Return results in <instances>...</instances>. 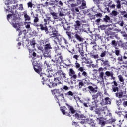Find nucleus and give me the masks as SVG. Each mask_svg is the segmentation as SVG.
Returning <instances> with one entry per match:
<instances>
[{
  "instance_id": "obj_29",
  "label": "nucleus",
  "mask_w": 127,
  "mask_h": 127,
  "mask_svg": "<svg viewBox=\"0 0 127 127\" xmlns=\"http://www.w3.org/2000/svg\"><path fill=\"white\" fill-rule=\"evenodd\" d=\"M119 14V12L116 10H113L112 12L110 13V15L112 16V17H117V15Z\"/></svg>"
},
{
  "instance_id": "obj_41",
  "label": "nucleus",
  "mask_w": 127,
  "mask_h": 127,
  "mask_svg": "<svg viewBox=\"0 0 127 127\" xmlns=\"http://www.w3.org/2000/svg\"><path fill=\"white\" fill-rule=\"evenodd\" d=\"M112 91L114 93H116V92H119V87L118 86H112Z\"/></svg>"
},
{
  "instance_id": "obj_45",
  "label": "nucleus",
  "mask_w": 127,
  "mask_h": 127,
  "mask_svg": "<svg viewBox=\"0 0 127 127\" xmlns=\"http://www.w3.org/2000/svg\"><path fill=\"white\" fill-rule=\"evenodd\" d=\"M120 13L121 15H123V17L125 18H127V13L126 12V11H121Z\"/></svg>"
},
{
  "instance_id": "obj_36",
  "label": "nucleus",
  "mask_w": 127,
  "mask_h": 127,
  "mask_svg": "<svg viewBox=\"0 0 127 127\" xmlns=\"http://www.w3.org/2000/svg\"><path fill=\"white\" fill-rule=\"evenodd\" d=\"M86 5V1H85L84 0H82V4L80 6V8H81V9H85V8L87 7Z\"/></svg>"
},
{
  "instance_id": "obj_10",
  "label": "nucleus",
  "mask_w": 127,
  "mask_h": 127,
  "mask_svg": "<svg viewBox=\"0 0 127 127\" xmlns=\"http://www.w3.org/2000/svg\"><path fill=\"white\" fill-rule=\"evenodd\" d=\"M78 70L79 72L77 74L78 78H82V77L87 78L88 77V73L85 71V67H81Z\"/></svg>"
},
{
  "instance_id": "obj_58",
  "label": "nucleus",
  "mask_w": 127,
  "mask_h": 127,
  "mask_svg": "<svg viewBox=\"0 0 127 127\" xmlns=\"http://www.w3.org/2000/svg\"><path fill=\"white\" fill-rule=\"evenodd\" d=\"M113 31H115V33H118V32H122V31L121 30H119V29L115 28L113 30Z\"/></svg>"
},
{
  "instance_id": "obj_26",
  "label": "nucleus",
  "mask_w": 127,
  "mask_h": 127,
  "mask_svg": "<svg viewBox=\"0 0 127 127\" xmlns=\"http://www.w3.org/2000/svg\"><path fill=\"white\" fill-rule=\"evenodd\" d=\"M57 73L60 75V76H61L62 77V78H64V79H66V78H67L66 77V73L63 72V71H62V70H59L57 72Z\"/></svg>"
},
{
  "instance_id": "obj_11",
  "label": "nucleus",
  "mask_w": 127,
  "mask_h": 127,
  "mask_svg": "<svg viewBox=\"0 0 127 127\" xmlns=\"http://www.w3.org/2000/svg\"><path fill=\"white\" fill-rule=\"evenodd\" d=\"M102 63L101 65L102 67H104L105 70H108V68H110L111 65H110V61L108 60L101 59Z\"/></svg>"
},
{
  "instance_id": "obj_20",
  "label": "nucleus",
  "mask_w": 127,
  "mask_h": 127,
  "mask_svg": "<svg viewBox=\"0 0 127 127\" xmlns=\"http://www.w3.org/2000/svg\"><path fill=\"white\" fill-rule=\"evenodd\" d=\"M124 94H126V91H120L119 92H117L115 93V96L118 99H122V98H124L127 96V95H124Z\"/></svg>"
},
{
  "instance_id": "obj_23",
  "label": "nucleus",
  "mask_w": 127,
  "mask_h": 127,
  "mask_svg": "<svg viewBox=\"0 0 127 127\" xmlns=\"http://www.w3.org/2000/svg\"><path fill=\"white\" fill-rule=\"evenodd\" d=\"M73 117H75V119H77V120H82L83 118H84V115L83 114H79L78 113H76L74 115H73Z\"/></svg>"
},
{
  "instance_id": "obj_12",
  "label": "nucleus",
  "mask_w": 127,
  "mask_h": 127,
  "mask_svg": "<svg viewBox=\"0 0 127 127\" xmlns=\"http://www.w3.org/2000/svg\"><path fill=\"white\" fill-rule=\"evenodd\" d=\"M11 25H12L13 27L14 28H17L16 30L17 31H19V34L18 36H20L22 34V31H21L19 28H20V26H21V25H20V23H11Z\"/></svg>"
},
{
  "instance_id": "obj_4",
  "label": "nucleus",
  "mask_w": 127,
  "mask_h": 127,
  "mask_svg": "<svg viewBox=\"0 0 127 127\" xmlns=\"http://www.w3.org/2000/svg\"><path fill=\"white\" fill-rule=\"evenodd\" d=\"M54 82H50V79H46L45 77H42V83L43 85L46 84L50 88H53V87L57 86V83L56 82H59V80L58 78H54Z\"/></svg>"
},
{
  "instance_id": "obj_24",
  "label": "nucleus",
  "mask_w": 127,
  "mask_h": 127,
  "mask_svg": "<svg viewBox=\"0 0 127 127\" xmlns=\"http://www.w3.org/2000/svg\"><path fill=\"white\" fill-rule=\"evenodd\" d=\"M111 45L115 49H119V48H118V41H116V40H112L111 43Z\"/></svg>"
},
{
  "instance_id": "obj_14",
  "label": "nucleus",
  "mask_w": 127,
  "mask_h": 127,
  "mask_svg": "<svg viewBox=\"0 0 127 127\" xmlns=\"http://www.w3.org/2000/svg\"><path fill=\"white\" fill-rule=\"evenodd\" d=\"M68 74L71 80H76V79H77V76L76 74V72L74 71V69H73V68L69 69Z\"/></svg>"
},
{
  "instance_id": "obj_3",
  "label": "nucleus",
  "mask_w": 127,
  "mask_h": 127,
  "mask_svg": "<svg viewBox=\"0 0 127 127\" xmlns=\"http://www.w3.org/2000/svg\"><path fill=\"white\" fill-rule=\"evenodd\" d=\"M115 54L117 56H119L117 58L118 62H120V65L122 64H124V65H127V60H125V59H127V57L124 56L123 57L121 54V50L115 49L114 51Z\"/></svg>"
},
{
  "instance_id": "obj_21",
  "label": "nucleus",
  "mask_w": 127,
  "mask_h": 127,
  "mask_svg": "<svg viewBox=\"0 0 127 127\" xmlns=\"http://www.w3.org/2000/svg\"><path fill=\"white\" fill-rule=\"evenodd\" d=\"M74 26L75 30H80L81 29V22L79 20L76 21Z\"/></svg>"
},
{
  "instance_id": "obj_46",
  "label": "nucleus",
  "mask_w": 127,
  "mask_h": 127,
  "mask_svg": "<svg viewBox=\"0 0 127 127\" xmlns=\"http://www.w3.org/2000/svg\"><path fill=\"white\" fill-rule=\"evenodd\" d=\"M24 18H25V21H29L31 20L30 17L27 15V14H24Z\"/></svg>"
},
{
  "instance_id": "obj_16",
  "label": "nucleus",
  "mask_w": 127,
  "mask_h": 127,
  "mask_svg": "<svg viewBox=\"0 0 127 127\" xmlns=\"http://www.w3.org/2000/svg\"><path fill=\"white\" fill-rule=\"evenodd\" d=\"M78 48V50L82 56V57H84L85 56V53L84 52V47L83 46V44H78L76 45Z\"/></svg>"
},
{
  "instance_id": "obj_31",
  "label": "nucleus",
  "mask_w": 127,
  "mask_h": 127,
  "mask_svg": "<svg viewBox=\"0 0 127 127\" xmlns=\"http://www.w3.org/2000/svg\"><path fill=\"white\" fill-rule=\"evenodd\" d=\"M54 50L55 53H57V54H58L59 53H61V52H60V48H59V46H58V45H56L54 47Z\"/></svg>"
},
{
  "instance_id": "obj_48",
  "label": "nucleus",
  "mask_w": 127,
  "mask_h": 127,
  "mask_svg": "<svg viewBox=\"0 0 127 127\" xmlns=\"http://www.w3.org/2000/svg\"><path fill=\"white\" fill-rule=\"evenodd\" d=\"M90 56L92 58H94V59H97V58H99V55H98V54L94 55V54L91 53Z\"/></svg>"
},
{
  "instance_id": "obj_38",
  "label": "nucleus",
  "mask_w": 127,
  "mask_h": 127,
  "mask_svg": "<svg viewBox=\"0 0 127 127\" xmlns=\"http://www.w3.org/2000/svg\"><path fill=\"white\" fill-rule=\"evenodd\" d=\"M105 33L108 36H109V35H115L116 34L115 32H111L110 31H108V30H107V29L105 31Z\"/></svg>"
},
{
  "instance_id": "obj_37",
  "label": "nucleus",
  "mask_w": 127,
  "mask_h": 127,
  "mask_svg": "<svg viewBox=\"0 0 127 127\" xmlns=\"http://www.w3.org/2000/svg\"><path fill=\"white\" fill-rule=\"evenodd\" d=\"M50 14H51V15H52L54 19H58V16H57V13L51 12H50Z\"/></svg>"
},
{
  "instance_id": "obj_9",
  "label": "nucleus",
  "mask_w": 127,
  "mask_h": 127,
  "mask_svg": "<svg viewBox=\"0 0 127 127\" xmlns=\"http://www.w3.org/2000/svg\"><path fill=\"white\" fill-rule=\"evenodd\" d=\"M18 12H17L16 10H15V12H12V14H8L7 17L8 19H9V18H10L11 16H13L12 23V22H13L14 23H16L15 21L17 20L18 18Z\"/></svg>"
},
{
  "instance_id": "obj_18",
  "label": "nucleus",
  "mask_w": 127,
  "mask_h": 127,
  "mask_svg": "<svg viewBox=\"0 0 127 127\" xmlns=\"http://www.w3.org/2000/svg\"><path fill=\"white\" fill-rule=\"evenodd\" d=\"M88 89L90 93H92V95H95V93L98 92V86H95L94 87L92 86H89Z\"/></svg>"
},
{
  "instance_id": "obj_27",
  "label": "nucleus",
  "mask_w": 127,
  "mask_h": 127,
  "mask_svg": "<svg viewBox=\"0 0 127 127\" xmlns=\"http://www.w3.org/2000/svg\"><path fill=\"white\" fill-rule=\"evenodd\" d=\"M103 103L105 102L106 105H111V99L109 97H106L103 99V101H102Z\"/></svg>"
},
{
  "instance_id": "obj_17",
  "label": "nucleus",
  "mask_w": 127,
  "mask_h": 127,
  "mask_svg": "<svg viewBox=\"0 0 127 127\" xmlns=\"http://www.w3.org/2000/svg\"><path fill=\"white\" fill-rule=\"evenodd\" d=\"M26 42L28 43V44H26V46L28 47L31 45V46L33 47V48L35 47V44H36V43H35V40L34 38H33L32 40H29V38H27L26 39ZM29 43L30 45L29 44Z\"/></svg>"
},
{
  "instance_id": "obj_52",
  "label": "nucleus",
  "mask_w": 127,
  "mask_h": 127,
  "mask_svg": "<svg viewBox=\"0 0 127 127\" xmlns=\"http://www.w3.org/2000/svg\"><path fill=\"white\" fill-rule=\"evenodd\" d=\"M61 90H65V91H68L69 87L66 85H64L63 88H61Z\"/></svg>"
},
{
  "instance_id": "obj_39",
  "label": "nucleus",
  "mask_w": 127,
  "mask_h": 127,
  "mask_svg": "<svg viewBox=\"0 0 127 127\" xmlns=\"http://www.w3.org/2000/svg\"><path fill=\"white\" fill-rule=\"evenodd\" d=\"M41 43L44 44L45 45H46V44H50V43H49V41H48V39H47L42 40Z\"/></svg>"
},
{
  "instance_id": "obj_1",
  "label": "nucleus",
  "mask_w": 127,
  "mask_h": 127,
  "mask_svg": "<svg viewBox=\"0 0 127 127\" xmlns=\"http://www.w3.org/2000/svg\"><path fill=\"white\" fill-rule=\"evenodd\" d=\"M44 21L45 22L44 24H40V29L41 31H45L46 34H49L50 38L57 37L58 36V30L55 27L51 25L49 26V29L47 26V22H50L51 21V18L48 16V15H46L45 18H44Z\"/></svg>"
},
{
  "instance_id": "obj_62",
  "label": "nucleus",
  "mask_w": 127,
  "mask_h": 127,
  "mask_svg": "<svg viewBox=\"0 0 127 127\" xmlns=\"http://www.w3.org/2000/svg\"><path fill=\"white\" fill-rule=\"evenodd\" d=\"M90 44H95V45H94L93 46V48H95V47H96V46H97V43H96V42L94 41V42H91L90 43Z\"/></svg>"
},
{
  "instance_id": "obj_42",
  "label": "nucleus",
  "mask_w": 127,
  "mask_h": 127,
  "mask_svg": "<svg viewBox=\"0 0 127 127\" xmlns=\"http://www.w3.org/2000/svg\"><path fill=\"white\" fill-rule=\"evenodd\" d=\"M30 24H31V22H25V25L26 28L29 29L30 28Z\"/></svg>"
},
{
  "instance_id": "obj_13",
  "label": "nucleus",
  "mask_w": 127,
  "mask_h": 127,
  "mask_svg": "<svg viewBox=\"0 0 127 127\" xmlns=\"http://www.w3.org/2000/svg\"><path fill=\"white\" fill-rule=\"evenodd\" d=\"M74 37L76 40L79 42H83V41L85 40L84 38H83V36H82V35H81V33L79 32V31L75 32Z\"/></svg>"
},
{
  "instance_id": "obj_50",
  "label": "nucleus",
  "mask_w": 127,
  "mask_h": 127,
  "mask_svg": "<svg viewBox=\"0 0 127 127\" xmlns=\"http://www.w3.org/2000/svg\"><path fill=\"white\" fill-rule=\"evenodd\" d=\"M106 27H107V25H101L99 26V28L101 30H105V29H106Z\"/></svg>"
},
{
  "instance_id": "obj_33",
  "label": "nucleus",
  "mask_w": 127,
  "mask_h": 127,
  "mask_svg": "<svg viewBox=\"0 0 127 127\" xmlns=\"http://www.w3.org/2000/svg\"><path fill=\"white\" fill-rule=\"evenodd\" d=\"M75 67L77 69V71H79V70L80 69V68H84V67L83 66H81V65H80V63H78V61H76L75 64Z\"/></svg>"
},
{
  "instance_id": "obj_35",
  "label": "nucleus",
  "mask_w": 127,
  "mask_h": 127,
  "mask_svg": "<svg viewBox=\"0 0 127 127\" xmlns=\"http://www.w3.org/2000/svg\"><path fill=\"white\" fill-rule=\"evenodd\" d=\"M55 74V72L53 70H51V71L48 72V78H51V77H53Z\"/></svg>"
},
{
  "instance_id": "obj_22",
  "label": "nucleus",
  "mask_w": 127,
  "mask_h": 127,
  "mask_svg": "<svg viewBox=\"0 0 127 127\" xmlns=\"http://www.w3.org/2000/svg\"><path fill=\"white\" fill-rule=\"evenodd\" d=\"M103 21L106 23H113V21L108 15H105V17L103 18Z\"/></svg>"
},
{
  "instance_id": "obj_44",
  "label": "nucleus",
  "mask_w": 127,
  "mask_h": 127,
  "mask_svg": "<svg viewBox=\"0 0 127 127\" xmlns=\"http://www.w3.org/2000/svg\"><path fill=\"white\" fill-rule=\"evenodd\" d=\"M116 105L119 109H121L120 106L122 105V100H116Z\"/></svg>"
},
{
  "instance_id": "obj_55",
  "label": "nucleus",
  "mask_w": 127,
  "mask_h": 127,
  "mask_svg": "<svg viewBox=\"0 0 127 127\" xmlns=\"http://www.w3.org/2000/svg\"><path fill=\"white\" fill-rule=\"evenodd\" d=\"M27 5L28 7H30V8H32V7L33 6V4H32V2H29L27 3Z\"/></svg>"
},
{
  "instance_id": "obj_43",
  "label": "nucleus",
  "mask_w": 127,
  "mask_h": 127,
  "mask_svg": "<svg viewBox=\"0 0 127 127\" xmlns=\"http://www.w3.org/2000/svg\"><path fill=\"white\" fill-rule=\"evenodd\" d=\"M66 34L68 36L69 39H72V32L71 31H66Z\"/></svg>"
},
{
  "instance_id": "obj_51",
  "label": "nucleus",
  "mask_w": 127,
  "mask_h": 127,
  "mask_svg": "<svg viewBox=\"0 0 127 127\" xmlns=\"http://www.w3.org/2000/svg\"><path fill=\"white\" fill-rule=\"evenodd\" d=\"M105 70V67L103 68V67H100L98 70H97V72H98V73H103V71Z\"/></svg>"
},
{
  "instance_id": "obj_28",
  "label": "nucleus",
  "mask_w": 127,
  "mask_h": 127,
  "mask_svg": "<svg viewBox=\"0 0 127 127\" xmlns=\"http://www.w3.org/2000/svg\"><path fill=\"white\" fill-rule=\"evenodd\" d=\"M98 120H99V125H101V127H104V126L107 124V123L101 118H98Z\"/></svg>"
},
{
  "instance_id": "obj_34",
  "label": "nucleus",
  "mask_w": 127,
  "mask_h": 127,
  "mask_svg": "<svg viewBox=\"0 0 127 127\" xmlns=\"http://www.w3.org/2000/svg\"><path fill=\"white\" fill-rule=\"evenodd\" d=\"M52 94L53 95H55V94H60L61 92L58 89H55L51 90Z\"/></svg>"
},
{
  "instance_id": "obj_15",
  "label": "nucleus",
  "mask_w": 127,
  "mask_h": 127,
  "mask_svg": "<svg viewBox=\"0 0 127 127\" xmlns=\"http://www.w3.org/2000/svg\"><path fill=\"white\" fill-rule=\"evenodd\" d=\"M64 95L65 97H67V98H68L69 100H73V99H76V98L75 97H76V96H75V93L72 92V91L71 90L64 93Z\"/></svg>"
},
{
  "instance_id": "obj_56",
  "label": "nucleus",
  "mask_w": 127,
  "mask_h": 127,
  "mask_svg": "<svg viewBox=\"0 0 127 127\" xmlns=\"http://www.w3.org/2000/svg\"><path fill=\"white\" fill-rule=\"evenodd\" d=\"M104 72H100L99 73V77L100 78V79H104Z\"/></svg>"
},
{
  "instance_id": "obj_59",
  "label": "nucleus",
  "mask_w": 127,
  "mask_h": 127,
  "mask_svg": "<svg viewBox=\"0 0 127 127\" xmlns=\"http://www.w3.org/2000/svg\"><path fill=\"white\" fill-rule=\"evenodd\" d=\"M123 106L124 107V108H126L127 107V101H124L122 103Z\"/></svg>"
},
{
  "instance_id": "obj_30",
  "label": "nucleus",
  "mask_w": 127,
  "mask_h": 127,
  "mask_svg": "<svg viewBox=\"0 0 127 127\" xmlns=\"http://www.w3.org/2000/svg\"><path fill=\"white\" fill-rule=\"evenodd\" d=\"M115 122H116V118L113 117H111L106 121V124H113V123H115Z\"/></svg>"
},
{
  "instance_id": "obj_60",
  "label": "nucleus",
  "mask_w": 127,
  "mask_h": 127,
  "mask_svg": "<svg viewBox=\"0 0 127 127\" xmlns=\"http://www.w3.org/2000/svg\"><path fill=\"white\" fill-rule=\"evenodd\" d=\"M114 38L113 37V36H110L109 37H108L106 38L107 41H110V40H111V39H113Z\"/></svg>"
},
{
  "instance_id": "obj_49",
  "label": "nucleus",
  "mask_w": 127,
  "mask_h": 127,
  "mask_svg": "<svg viewBox=\"0 0 127 127\" xmlns=\"http://www.w3.org/2000/svg\"><path fill=\"white\" fill-rule=\"evenodd\" d=\"M113 74V72H111L110 71H106L105 72V75L107 76V77H111L112 76Z\"/></svg>"
},
{
  "instance_id": "obj_54",
  "label": "nucleus",
  "mask_w": 127,
  "mask_h": 127,
  "mask_svg": "<svg viewBox=\"0 0 127 127\" xmlns=\"http://www.w3.org/2000/svg\"><path fill=\"white\" fill-rule=\"evenodd\" d=\"M118 77V79L120 82H124V78H123V76H122V75H119Z\"/></svg>"
},
{
  "instance_id": "obj_25",
  "label": "nucleus",
  "mask_w": 127,
  "mask_h": 127,
  "mask_svg": "<svg viewBox=\"0 0 127 127\" xmlns=\"http://www.w3.org/2000/svg\"><path fill=\"white\" fill-rule=\"evenodd\" d=\"M104 111H105V107H102L96 109L95 110V113L96 114H97V115H101V112H103Z\"/></svg>"
},
{
  "instance_id": "obj_6",
  "label": "nucleus",
  "mask_w": 127,
  "mask_h": 127,
  "mask_svg": "<svg viewBox=\"0 0 127 127\" xmlns=\"http://www.w3.org/2000/svg\"><path fill=\"white\" fill-rule=\"evenodd\" d=\"M51 45L50 44H47L44 46V57H49L51 54Z\"/></svg>"
},
{
  "instance_id": "obj_53",
  "label": "nucleus",
  "mask_w": 127,
  "mask_h": 127,
  "mask_svg": "<svg viewBox=\"0 0 127 127\" xmlns=\"http://www.w3.org/2000/svg\"><path fill=\"white\" fill-rule=\"evenodd\" d=\"M124 24L125 23H124V21H120L118 22V24H119V25H120L122 27H123V26H124Z\"/></svg>"
},
{
  "instance_id": "obj_32",
  "label": "nucleus",
  "mask_w": 127,
  "mask_h": 127,
  "mask_svg": "<svg viewBox=\"0 0 127 127\" xmlns=\"http://www.w3.org/2000/svg\"><path fill=\"white\" fill-rule=\"evenodd\" d=\"M44 64L45 65H46V66L47 67V71L48 72H50L51 71H53V69H52V67H51V66H49V65L48 64V63H47V61H45L44 62Z\"/></svg>"
},
{
  "instance_id": "obj_64",
  "label": "nucleus",
  "mask_w": 127,
  "mask_h": 127,
  "mask_svg": "<svg viewBox=\"0 0 127 127\" xmlns=\"http://www.w3.org/2000/svg\"><path fill=\"white\" fill-rule=\"evenodd\" d=\"M78 58H79V55H74L73 56V58H74V59H76V60H78Z\"/></svg>"
},
{
  "instance_id": "obj_5",
  "label": "nucleus",
  "mask_w": 127,
  "mask_h": 127,
  "mask_svg": "<svg viewBox=\"0 0 127 127\" xmlns=\"http://www.w3.org/2000/svg\"><path fill=\"white\" fill-rule=\"evenodd\" d=\"M32 65L33 66V69L37 74H39L40 77H42V64L40 62L34 61L32 62Z\"/></svg>"
},
{
  "instance_id": "obj_57",
  "label": "nucleus",
  "mask_w": 127,
  "mask_h": 127,
  "mask_svg": "<svg viewBox=\"0 0 127 127\" xmlns=\"http://www.w3.org/2000/svg\"><path fill=\"white\" fill-rule=\"evenodd\" d=\"M107 53V52L106 51H104L103 52L101 55H100V57H105V56H106V54Z\"/></svg>"
},
{
  "instance_id": "obj_47",
  "label": "nucleus",
  "mask_w": 127,
  "mask_h": 127,
  "mask_svg": "<svg viewBox=\"0 0 127 127\" xmlns=\"http://www.w3.org/2000/svg\"><path fill=\"white\" fill-rule=\"evenodd\" d=\"M64 30H67V31H69L71 29V26H69L68 24H67V26H64Z\"/></svg>"
},
{
  "instance_id": "obj_8",
  "label": "nucleus",
  "mask_w": 127,
  "mask_h": 127,
  "mask_svg": "<svg viewBox=\"0 0 127 127\" xmlns=\"http://www.w3.org/2000/svg\"><path fill=\"white\" fill-rule=\"evenodd\" d=\"M104 95L101 92H98L96 94L92 95V99L96 100L97 102H104Z\"/></svg>"
},
{
  "instance_id": "obj_61",
  "label": "nucleus",
  "mask_w": 127,
  "mask_h": 127,
  "mask_svg": "<svg viewBox=\"0 0 127 127\" xmlns=\"http://www.w3.org/2000/svg\"><path fill=\"white\" fill-rule=\"evenodd\" d=\"M113 84H114V85L112 86H114V87H118V84L117 83V81H116L115 80L113 81Z\"/></svg>"
},
{
  "instance_id": "obj_63",
  "label": "nucleus",
  "mask_w": 127,
  "mask_h": 127,
  "mask_svg": "<svg viewBox=\"0 0 127 127\" xmlns=\"http://www.w3.org/2000/svg\"><path fill=\"white\" fill-rule=\"evenodd\" d=\"M95 16L96 17H102V16H103V15H102V13H98V14H95Z\"/></svg>"
},
{
  "instance_id": "obj_40",
  "label": "nucleus",
  "mask_w": 127,
  "mask_h": 127,
  "mask_svg": "<svg viewBox=\"0 0 127 127\" xmlns=\"http://www.w3.org/2000/svg\"><path fill=\"white\" fill-rule=\"evenodd\" d=\"M78 83V86H79V89H82L83 87H84V82L82 81V80H79Z\"/></svg>"
},
{
  "instance_id": "obj_19",
  "label": "nucleus",
  "mask_w": 127,
  "mask_h": 127,
  "mask_svg": "<svg viewBox=\"0 0 127 127\" xmlns=\"http://www.w3.org/2000/svg\"><path fill=\"white\" fill-rule=\"evenodd\" d=\"M34 19L33 22H34V26L36 27H40V24L37 23V22H39V18L38 17V14H36V16L33 17Z\"/></svg>"
},
{
  "instance_id": "obj_7",
  "label": "nucleus",
  "mask_w": 127,
  "mask_h": 127,
  "mask_svg": "<svg viewBox=\"0 0 127 127\" xmlns=\"http://www.w3.org/2000/svg\"><path fill=\"white\" fill-rule=\"evenodd\" d=\"M51 60L53 61V62H54V63H56V65L61 64V63L63 62V57H62V53H59L58 54L55 55V60L53 59H52Z\"/></svg>"
},
{
  "instance_id": "obj_2",
  "label": "nucleus",
  "mask_w": 127,
  "mask_h": 127,
  "mask_svg": "<svg viewBox=\"0 0 127 127\" xmlns=\"http://www.w3.org/2000/svg\"><path fill=\"white\" fill-rule=\"evenodd\" d=\"M66 106H67L68 109V112L66 111V110H67V108H66L65 106L61 107L60 110L63 115H65V116L71 117V114L74 115V114L76 113V110L74 109V107H73V106L69 105L68 103H66Z\"/></svg>"
}]
</instances>
